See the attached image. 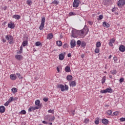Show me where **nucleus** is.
Returning <instances> with one entry per match:
<instances>
[{
    "instance_id": "obj_1",
    "label": "nucleus",
    "mask_w": 125,
    "mask_h": 125,
    "mask_svg": "<svg viewBox=\"0 0 125 125\" xmlns=\"http://www.w3.org/2000/svg\"><path fill=\"white\" fill-rule=\"evenodd\" d=\"M5 39L7 40V41H8V42L9 44H13L14 43V38L13 36L9 35H6L5 36Z\"/></svg>"
},
{
    "instance_id": "obj_2",
    "label": "nucleus",
    "mask_w": 125,
    "mask_h": 125,
    "mask_svg": "<svg viewBox=\"0 0 125 125\" xmlns=\"http://www.w3.org/2000/svg\"><path fill=\"white\" fill-rule=\"evenodd\" d=\"M44 23H45V18L42 17L41 20V23L39 27V30H42L44 28Z\"/></svg>"
},
{
    "instance_id": "obj_3",
    "label": "nucleus",
    "mask_w": 125,
    "mask_h": 125,
    "mask_svg": "<svg viewBox=\"0 0 125 125\" xmlns=\"http://www.w3.org/2000/svg\"><path fill=\"white\" fill-rule=\"evenodd\" d=\"M101 93H112L113 92V89L111 87L107 88L105 90H101Z\"/></svg>"
},
{
    "instance_id": "obj_4",
    "label": "nucleus",
    "mask_w": 125,
    "mask_h": 125,
    "mask_svg": "<svg viewBox=\"0 0 125 125\" xmlns=\"http://www.w3.org/2000/svg\"><path fill=\"white\" fill-rule=\"evenodd\" d=\"M125 4V0H119L117 2V5L119 7H123Z\"/></svg>"
},
{
    "instance_id": "obj_5",
    "label": "nucleus",
    "mask_w": 125,
    "mask_h": 125,
    "mask_svg": "<svg viewBox=\"0 0 125 125\" xmlns=\"http://www.w3.org/2000/svg\"><path fill=\"white\" fill-rule=\"evenodd\" d=\"M80 2L81 1H80V0H74L73 3V7H75V8L79 7V5Z\"/></svg>"
},
{
    "instance_id": "obj_6",
    "label": "nucleus",
    "mask_w": 125,
    "mask_h": 125,
    "mask_svg": "<svg viewBox=\"0 0 125 125\" xmlns=\"http://www.w3.org/2000/svg\"><path fill=\"white\" fill-rule=\"evenodd\" d=\"M71 36L73 38H77V36H78V30L76 29L72 30Z\"/></svg>"
},
{
    "instance_id": "obj_7",
    "label": "nucleus",
    "mask_w": 125,
    "mask_h": 125,
    "mask_svg": "<svg viewBox=\"0 0 125 125\" xmlns=\"http://www.w3.org/2000/svg\"><path fill=\"white\" fill-rule=\"evenodd\" d=\"M35 105L38 106H36L37 108H38V109H40V108H42V104H41V101L40 100H37L35 101Z\"/></svg>"
},
{
    "instance_id": "obj_8",
    "label": "nucleus",
    "mask_w": 125,
    "mask_h": 125,
    "mask_svg": "<svg viewBox=\"0 0 125 125\" xmlns=\"http://www.w3.org/2000/svg\"><path fill=\"white\" fill-rule=\"evenodd\" d=\"M45 118L48 119L49 122H52V121H54V120H55V117H54V116L47 115L45 116Z\"/></svg>"
},
{
    "instance_id": "obj_9",
    "label": "nucleus",
    "mask_w": 125,
    "mask_h": 125,
    "mask_svg": "<svg viewBox=\"0 0 125 125\" xmlns=\"http://www.w3.org/2000/svg\"><path fill=\"white\" fill-rule=\"evenodd\" d=\"M39 109V107H36V106H30L28 108V112H33V111H35V110Z\"/></svg>"
},
{
    "instance_id": "obj_10",
    "label": "nucleus",
    "mask_w": 125,
    "mask_h": 125,
    "mask_svg": "<svg viewBox=\"0 0 125 125\" xmlns=\"http://www.w3.org/2000/svg\"><path fill=\"white\" fill-rule=\"evenodd\" d=\"M8 27L10 29H14V28L15 27V25H14V23H12V22H10L8 24Z\"/></svg>"
},
{
    "instance_id": "obj_11",
    "label": "nucleus",
    "mask_w": 125,
    "mask_h": 125,
    "mask_svg": "<svg viewBox=\"0 0 125 125\" xmlns=\"http://www.w3.org/2000/svg\"><path fill=\"white\" fill-rule=\"evenodd\" d=\"M10 79L12 81H15V80H16V79H17V77H16V75H15L14 74H12L10 76Z\"/></svg>"
},
{
    "instance_id": "obj_12",
    "label": "nucleus",
    "mask_w": 125,
    "mask_h": 125,
    "mask_svg": "<svg viewBox=\"0 0 125 125\" xmlns=\"http://www.w3.org/2000/svg\"><path fill=\"white\" fill-rule=\"evenodd\" d=\"M15 58L17 60H19V61H20V60H22V59H23V56L22 55H17L15 56Z\"/></svg>"
},
{
    "instance_id": "obj_13",
    "label": "nucleus",
    "mask_w": 125,
    "mask_h": 125,
    "mask_svg": "<svg viewBox=\"0 0 125 125\" xmlns=\"http://www.w3.org/2000/svg\"><path fill=\"white\" fill-rule=\"evenodd\" d=\"M84 32V29H83L81 30H78V36H81V37H83Z\"/></svg>"
},
{
    "instance_id": "obj_14",
    "label": "nucleus",
    "mask_w": 125,
    "mask_h": 125,
    "mask_svg": "<svg viewBox=\"0 0 125 125\" xmlns=\"http://www.w3.org/2000/svg\"><path fill=\"white\" fill-rule=\"evenodd\" d=\"M57 87L58 88H61L62 91H64L65 90V87L63 84H58Z\"/></svg>"
},
{
    "instance_id": "obj_15",
    "label": "nucleus",
    "mask_w": 125,
    "mask_h": 125,
    "mask_svg": "<svg viewBox=\"0 0 125 125\" xmlns=\"http://www.w3.org/2000/svg\"><path fill=\"white\" fill-rule=\"evenodd\" d=\"M119 50L121 52H125V47L124 45H121L119 47Z\"/></svg>"
},
{
    "instance_id": "obj_16",
    "label": "nucleus",
    "mask_w": 125,
    "mask_h": 125,
    "mask_svg": "<svg viewBox=\"0 0 125 125\" xmlns=\"http://www.w3.org/2000/svg\"><path fill=\"white\" fill-rule=\"evenodd\" d=\"M71 48H73L74 46H76V41L72 40L70 42Z\"/></svg>"
},
{
    "instance_id": "obj_17",
    "label": "nucleus",
    "mask_w": 125,
    "mask_h": 125,
    "mask_svg": "<svg viewBox=\"0 0 125 125\" xmlns=\"http://www.w3.org/2000/svg\"><path fill=\"white\" fill-rule=\"evenodd\" d=\"M5 112V107L3 105L0 106V113H4Z\"/></svg>"
},
{
    "instance_id": "obj_18",
    "label": "nucleus",
    "mask_w": 125,
    "mask_h": 125,
    "mask_svg": "<svg viewBox=\"0 0 125 125\" xmlns=\"http://www.w3.org/2000/svg\"><path fill=\"white\" fill-rule=\"evenodd\" d=\"M69 85L70 86L74 87V86H76V85H77V84L76 83L75 81H71L70 83H69Z\"/></svg>"
},
{
    "instance_id": "obj_19",
    "label": "nucleus",
    "mask_w": 125,
    "mask_h": 125,
    "mask_svg": "<svg viewBox=\"0 0 125 125\" xmlns=\"http://www.w3.org/2000/svg\"><path fill=\"white\" fill-rule=\"evenodd\" d=\"M53 38V34L52 33H49L47 35V40H51Z\"/></svg>"
},
{
    "instance_id": "obj_20",
    "label": "nucleus",
    "mask_w": 125,
    "mask_h": 125,
    "mask_svg": "<svg viewBox=\"0 0 125 125\" xmlns=\"http://www.w3.org/2000/svg\"><path fill=\"white\" fill-rule=\"evenodd\" d=\"M103 26L105 28H109L110 27V24L108 22L104 21L103 23Z\"/></svg>"
},
{
    "instance_id": "obj_21",
    "label": "nucleus",
    "mask_w": 125,
    "mask_h": 125,
    "mask_svg": "<svg viewBox=\"0 0 125 125\" xmlns=\"http://www.w3.org/2000/svg\"><path fill=\"white\" fill-rule=\"evenodd\" d=\"M64 71H65L66 73H70V72H71V68L69 66H67L65 67Z\"/></svg>"
},
{
    "instance_id": "obj_22",
    "label": "nucleus",
    "mask_w": 125,
    "mask_h": 125,
    "mask_svg": "<svg viewBox=\"0 0 125 125\" xmlns=\"http://www.w3.org/2000/svg\"><path fill=\"white\" fill-rule=\"evenodd\" d=\"M13 18L16 19V20H19V19L21 18V16H20L19 15H14L13 16Z\"/></svg>"
},
{
    "instance_id": "obj_23",
    "label": "nucleus",
    "mask_w": 125,
    "mask_h": 125,
    "mask_svg": "<svg viewBox=\"0 0 125 125\" xmlns=\"http://www.w3.org/2000/svg\"><path fill=\"white\" fill-rule=\"evenodd\" d=\"M102 123L104 125H107L108 124H109V121H108V120L106 119H103L102 120Z\"/></svg>"
},
{
    "instance_id": "obj_24",
    "label": "nucleus",
    "mask_w": 125,
    "mask_h": 125,
    "mask_svg": "<svg viewBox=\"0 0 125 125\" xmlns=\"http://www.w3.org/2000/svg\"><path fill=\"white\" fill-rule=\"evenodd\" d=\"M59 60H63L64 59V55L63 53H61L59 56Z\"/></svg>"
},
{
    "instance_id": "obj_25",
    "label": "nucleus",
    "mask_w": 125,
    "mask_h": 125,
    "mask_svg": "<svg viewBox=\"0 0 125 125\" xmlns=\"http://www.w3.org/2000/svg\"><path fill=\"white\" fill-rule=\"evenodd\" d=\"M12 92L13 93V94H15L16 92H17V88L15 87H13L11 89Z\"/></svg>"
},
{
    "instance_id": "obj_26",
    "label": "nucleus",
    "mask_w": 125,
    "mask_h": 125,
    "mask_svg": "<svg viewBox=\"0 0 125 125\" xmlns=\"http://www.w3.org/2000/svg\"><path fill=\"white\" fill-rule=\"evenodd\" d=\"M72 79H73V76H72V75H68L66 77V80L67 81H71V80H72Z\"/></svg>"
},
{
    "instance_id": "obj_27",
    "label": "nucleus",
    "mask_w": 125,
    "mask_h": 125,
    "mask_svg": "<svg viewBox=\"0 0 125 125\" xmlns=\"http://www.w3.org/2000/svg\"><path fill=\"white\" fill-rule=\"evenodd\" d=\"M112 113H113V111L111 109H109L106 112V115H107V116L111 115Z\"/></svg>"
},
{
    "instance_id": "obj_28",
    "label": "nucleus",
    "mask_w": 125,
    "mask_h": 125,
    "mask_svg": "<svg viewBox=\"0 0 125 125\" xmlns=\"http://www.w3.org/2000/svg\"><path fill=\"white\" fill-rule=\"evenodd\" d=\"M86 45V43L84 41H83L81 43L82 47H85Z\"/></svg>"
},
{
    "instance_id": "obj_29",
    "label": "nucleus",
    "mask_w": 125,
    "mask_h": 125,
    "mask_svg": "<svg viewBox=\"0 0 125 125\" xmlns=\"http://www.w3.org/2000/svg\"><path fill=\"white\" fill-rule=\"evenodd\" d=\"M35 45L36 46H40L42 45V43H41V42H35Z\"/></svg>"
},
{
    "instance_id": "obj_30",
    "label": "nucleus",
    "mask_w": 125,
    "mask_h": 125,
    "mask_svg": "<svg viewBox=\"0 0 125 125\" xmlns=\"http://www.w3.org/2000/svg\"><path fill=\"white\" fill-rule=\"evenodd\" d=\"M57 44L58 46H62V42H61V41H57Z\"/></svg>"
},
{
    "instance_id": "obj_31",
    "label": "nucleus",
    "mask_w": 125,
    "mask_h": 125,
    "mask_svg": "<svg viewBox=\"0 0 125 125\" xmlns=\"http://www.w3.org/2000/svg\"><path fill=\"white\" fill-rule=\"evenodd\" d=\"M32 1L31 0H27L26 3L28 5H32Z\"/></svg>"
},
{
    "instance_id": "obj_32",
    "label": "nucleus",
    "mask_w": 125,
    "mask_h": 125,
    "mask_svg": "<svg viewBox=\"0 0 125 125\" xmlns=\"http://www.w3.org/2000/svg\"><path fill=\"white\" fill-rule=\"evenodd\" d=\"M28 45V41H24L22 42V45L23 46H26Z\"/></svg>"
},
{
    "instance_id": "obj_33",
    "label": "nucleus",
    "mask_w": 125,
    "mask_h": 125,
    "mask_svg": "<svg viewBox=\"0 0 125 125\" xmlns=\"http://www.w3.org/2000/svg\"><path fill=\"white\" fill-rule=\"evenodd\" d=\"M106 81V77H103L102 79V83L103 84V83H105V82Z\"/></svg>"
},
{
    "instance_id": "obj_34",
    "label": "nucleus",
    "mask_w": 125,
    "mask_h": 125,
    "mask_svg": "<svg viewBox=\"0 0 125 125\" xmlns=\"http://www.w3.org/2000/svg\"><path fill=\"white\" fill-rule=\"evenodd\" d=\"M96 47H100L101 46V43L100 42H96Z\"/></svg>"
},
{
    "instance_id": "obj_35",
    "label": "nucleus",
    "mask_w": 125,
    "mask_h": 125,
    "mask_svg": "<svg viewBox=\"0 0 125 125\" xmlns=\"http://www.w3.org/2000/svg\"><path fill=\"white\" fill-rule=\"evenodd\" d=\"M8 101L10 103L11 102H12V101H14V98H13V97H11L9 100H8Z\"/></svg>"
},
{
    "instance_id": "obj_36",
    "label": "nucleus",
    "mask_w": 125,
    "mask_h": 125,
    "mask_svg": "<svg viewBox=\"0 0 125 125\" xmlns=\"http://www.w3.org/2000/svg\"><path fill=\"white\" fill-rule=\"evenodd\" d=\"M119 114V113L118 111H115L112 113V116H118Z\"/></svg>"
},
{
    "instance_id": "obj_37",
    "label": "nucleus",
    "mask_w": 125,
    "mask_h": 125,
    "mask_svg": "<svg viewBox=\"0 0 125 125\" xmlns=\"http://www.w3.org/2000/svg\"><path fill=\"white\" fill-rule=\"evenodd\" d=\"M100 51L99 50V48L96 47V48L95 49V53H99Z\"/></svg>"
},
{
    "instance_id": "obj_38",
    "label": "nucleus",
    "mask_w": 125,
    "mask_h": 125,
    "mask_svg": "<svg viewBox=\"0 0 125 125\" xmlns=\"http://www.w3.org/2000/svg\"><path fill=\"white\" fill-rule=\"evenodd\" d=\"M84 123L85 124H88L89 123V119L86 118L84 119Z\"/></svg>"
},
{
    "instance_id": "obj_39",
    "label": "nucleus",
    "mask_w": 125,
    "mask_h": 125,
    "mask_svg": "<svg viewBox=\"0 0 125 125\" xmlns=\"http://www.w3.org/2000/svg\"><path fill=\"white\" fill-rule=\"evenodd\" d=\"M77 44L78 45H79V46H81V44H82V42H81V41L78 40L77 42Z\"/></svg>"
},
{
    "instance_id": "obj_40",
    "label": "nucleus",
    "mask_w": 125,
    "mask_h": 125,
    "mask_svg": "<svg viewBox=\"0 0 125 125\" xmlns=\"http://www.w3.org/2000/svg\"><path fill=\"white\" fill-rule=\"evenodd\" d=\"M109 42H111V43H114V42H115V38H112V39L110 40Z\"/></svg>"
},
{
    "instance_id": "obj_41",
    "label": "nucleus",
    "mask_w": 125,
    "mask_h": 125,
    "mask_svg": "<svg viewBox=\"0 0 125 125\" xmlns=\"http://www.w3.org/2000/svg\"><path fill=\"white\" fill-rule=\"evenodd\" d=\"M102 19H103V15H101L99 16L98 20H102Z\"/></svg>"
},
{
    "instance_id": "obj_42",
    "label": "nucleus",
    "mask_w": 125,
    "mask_h": 125,
    "mask_svg": "<svg viewBox=\"0 0 125 125\" xmlns=\"http://www.w3.org/2000/svg\"><path fill=\"white\" fill-rule=\"evenodd\" d=\"M111 74L112 75H116L117 74V70H113L111 71Z\"/></svg>"
},
{
    "instance_id": "obj_43",
    "label": "nucleus",
    "mask_w": 125,
    "mask_h": 125,
    "mask_svg": "<svg viewBox=\"0 0 125 125\" xmlns=\"http://www.w3.org/2000/svg\"><path fill=\"white\" fill-rule=\"evenodd\" d=\"M52 3H54L55 4H58L59 3V2L56 0H54Z\"/></svg>"
},
{
    "instance_id": "obj_44",
    "label": "nucleus",
    "mask_w": 125,
    "mask_h": 125,
    "mask_svg": "<svg viewBox=\"0 0 125 125\" xmlns=\"http://www.w3.org/2000/svg\"><path fill=\"white\" fill-rule=\"evenodd\" d=\"M69 45H68L67 43H65L63 45V47L64 48H68Z\"/></svg>"
},
{
    "instance_id": "obj_45",
    "label": "nucleus",
    "mask_w": 125,
    "mask_h": 125,
    "mask_svg": "<svg viewBox=\"0 0 125 125\" xmlns=\"http://www.w3.org/2000/svg\"><path fill=\"white\" fill-rule=\"evenodd\" d=\"M95 125H99V118H98V120H96L95 121Z\"/></svg>"
},
{
    "instance_id": "obj_46",
    "label": "nucleus",
    "mask_w": 125,
    "mask_h": 125,
    "mask_svg": "<svg viewBox=\"0 0 125 125\" xmlns=\"http://www.w3.org/2000/svg\"><path fill=\"white\" fill-rule=\"evenodd\" d=\"M21 114L22 115H26V111L25 110H22L21 111Z\"/></svg>"
},
{
    "instance_id": "obj_47",
    "label": "nucleus",
    "mask_w": 125,
    "mask_h": 125,
    "mask_svg": "<svg viewBox=\"0 0 125 125\" xmlns=\"http://www.w3.org/2000/svg\"><path fill=\"white\" fill-rule=\"evenodd\" d=\"M48 113H50V114H54V110L50 109L48 110Z\"/></svg>"
},
{
    "instance_id": "obj_48",
    "label": "nucleus",
    "mask_w": 125,
    "mask_h": 125,
    "mask_svg": "<svg viewBox=\"0 0 125 125\" xmlns=\"http://www.w3.org/2000/svg\"><path fill=\"white\" fill-rule=\"evenodd\" d=\"M9 103H10L8 101H7L4 104V106H8V105H9Z\"/></svg>"
},
{
    "instance_id": "obj_49",
    "label": "nucleus",
    "mask_w": 125,
    "mask_h": 125,
    "mask_svg": "<svg viewBox=\"0 0 125 125\" xmlns=\"http://www.w3.org/2000/svg\"><path fill=\"white\" fill-rule=\"evenodd\" d=\"M120 121L121 122H125V118H121Z\"/></svg>"
},
{
    "instance_id": "obj_50",
    "label": "nucleus",
    "mask_w": 125,
    "mask_h": 125,
    "mask_svg": "<svg viewBox=\"0 0 125 125\" xmlns=\"http://www.w3.org/2000/svg\"><path fill=\"white\" fill-rule=\"evenodd\" d=\"M64 87V90H68L69 89V87H68V85H65Z\"/></svg>"
},
{
    "instance_id": "obj_51",
    "label": "nucleus",
    "mask_w": 125,
    "mask_h": 125,
    "mask_svg": "<svg viewBox=\"0 0 125 125\" xmlns=\"http://www.w3.org/2000/svg\"><path fill=\"white\" fill-rule=\"evenodd\" d=\"M113 60H114V62H116V61H117V60H118V58H117V57H114Z\"/></svg>"
},
{
    "instance_id": "obj_52",
    "label": "nucleus",
    "mask_w": 125,
    "mask_h": 125,
    "mask_svg": "<svg viewBox=\"0 0 125 125\" xmlns=\"http://www.w3.org/2000/svg\"><path fill=\"white\" fill-rule=\"evenodd\" d=\"M43 100L44 102H47V101H48V98H44Z\"/></svg>"
},
{
    "instance_id": "obj_53",
    "label": "nucleus",
    "mask_w": 125,
    "mask_h": 125,
    "mask_svg": "<svg viewBox=\"0 0 125 125\" xmlns=\"http://www.w3.org/2000/svg\"><path fill=\"white\" fill-rule=\"evenodd\" d=\"M69 16H73V15H75V13L72 12H71L69 13Z\"/></svg>"
},
{
    "instance_id": "obj_54",
    "label": "nucleus",
    "mask_w": 125,
    "mask_h": 125,
    "mask_svg": "<svg viewBox=\"0 0 125 125\" xmlns=\"http://www.w3.org/2000/svg\"><path fill=\"white\" fill-rule=\"evenodd\" d=\"M42 124H44V125H48V122H47L45 121H42Z\"/></svg>"
},
{
    "instance_id": "obj_55",
    "label": "nucleus",
    "mask_w": 125,
    "mask_h": 125,
    "mask_svg": "<svg viewBox=\"0 0 125 125\" xmlns=\"http://www.w3.org/2000/svg\"><path fill=\"white\" fill-rule=\"evenodd\" d=\"M124 78H121L119 80V82H120V83H123V82H124Z\"/></svg>"
},
{
    "instance_id": "obj_56",
    "label": "nucleus",
    "mask_w": 125,
    "mask_h": 125,
    "mask_svg": "<svg viewBox=\"0 0 125 125\" xmlns=\"http://www.w3.org/2000/svg\"><path fill=\"white\" fill-rule=\"evenodd\" d=\"M71 113V115H72V116H74V115H75V110H72Z\"/></svg>"
},
{
    "instance_id": "obj_57",
    "label": "nucleus",
    "mask_w": 125,
    "mask_h": 125,
    "mask_svg": "<svg viewBox=\"0 0 125 125\" xmlns=\"http://www.w3.org/2000/svg\"><path fill=\"white\" fill-rule=\"evenodd\" d=\"M2 9H3V10L5 11L6 10V9H7V6H5L4 7L2 8Z\"/></svg>"
},
{
    "instance_id": "obj_58",
    "label": "nucleus",
    "mask_w": 125,
    "mask_h": 125,
    "mask_svg": "<svg viewBox=\"0 0 125 125\" xmlns=\"http://www.w3.org/2000/svg\"><path fill=\"white\" fill-rule=\"evenodd\" d=\"M22 52H23V51H21V50H20L19 52H17V54H21V53H22Z\"/></svg>"
},
{
    "instance_id": "obj_59",
    "label": "nucleus",
    "mask_w": 125,
    "mask_h": 125,
    "mask_svg": "<svg viewBox=\"0 0 125 125\" xmlns=\"http://www.w3.org/2000/svg\"><path fill=\"white\" fill-rule=\"evenodd\" d=\"M116 8L114 7L112 10H111V11L112 12H115V11H116Z\"/></svg>"
},
{
    "instance_id": "obj_60",
    "label": "nucleus",
    "mask_w": 125,
    "mask_h": 125,
    "mask_svg": "<svg viewBox=\"0 0 125 125\" xmlns=\"http://www.w3.org/2000/svg\"><path fill=\"white\" fill-rule=\"evenodd\" d=\"M88 23L89 24V25H92V24H93V22L90 21H88Z\"/></svg>"
},
{
    "instance_id": "obj_61",
    "label": "nucleus",
    "mask_w": 125,
    "mask_h": 125,
    "mask_svg": "<svg viewBox=\"0 0 125 125\" xmlns=\"http://www.w3.org/2000/svg\"><path fill=\"white\" fill-rule=\"evenodd\" d=\"M20 50L22 51H23V46H21V47H20Z\"/></svg>"
},
{
    "instance_id": "obj_62",
    "label": "nucleus",
    "mask_w": 125,
    "mask_h": 125,
    "mask_svg": "<svg viewBox=\"0 0 125 125\" xmlns=\"http://www.w3.org/2000/svg\"><path fill=\"white\" fill-rule=\"evenodd\" d=\"M108 44L110 46H113V43H111L110 42H109Z\"/></svg>"
},
{
    "instance_id": "obj_63",
    "label": "nucleus",
    "mask_w": 125,
    "mask_h": 125,
    "mask_svg": "<svg viewBox=\"0 0 125 125\" xmlns=\"http://www.w3.org/2000/svg\"><path fill=\"white\" fill-rule=\"evenodd\" d=\"M67 57H72V55H71V53H69V54L67 55Z\"/></svg>"
},
{
    "instance_id": "obj_64",
    "label": "nucleus",
    "mask_w": 125,
    "mask_h": 125,
    "mask_svg": "<svg viewBox=\"0 0 125 125\" xmlns=\"http://www.w3.org/2000/svg\"><path fill=\"white\" fill-rule=\"evenodd\" d=\"M16 75H17V76H18V78H19V77H20V76H21V74H20V73H16Z\"/></svg>"
}]
</instances>
